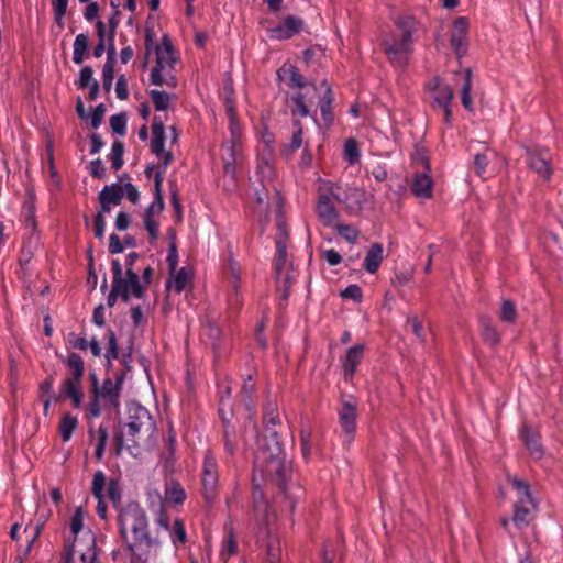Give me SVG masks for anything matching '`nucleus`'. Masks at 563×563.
Returning a JSON list of instances; mask_svg holds the SVG:
<instances>
[{
    "label": "nucleus",
    "instance_id": "nucleus-33",
    "mask_svg": "<svg viewBox=\"0 0 563 563\" xmlns=\"http://www.w3.org/2000/svg\"><path fill=\"white\" fill-rule=\"evenodd\" d=\"M333 95L330 87H328L320 100L319 109L321 118L325 124L327 128L331 126L334 122V114H333Z\"/></svg>",
    "mask_w": 563,
    "mask_h": 563
},
{
    "label": "nucleus",
    "instance_id": "nucleus-64",
    "mask_svg": "<svg viewBox=\"0 0 563 563\" xmlns=\"http://www.w3.org/2000/svg\"><path fill=\"white\" fill-rule=\"evenodd\" d=\"M90 175L95 178H103L106 175V168L100 158L90 162L89 168Z\"/></svg>",
    "mask_w": 563,
    "mask_h": 563
},
{
    "label": "nucleus",
    "instance_id": "nucleus-57",
    "mask_svg": "<svg viewBox=\"0 0 563 563\" xmlns=\"http://www.w3.org/2000/svg\"><path fill=\"white\" fill-rule=\"evenodd\" d=\"M108 496V498L115 505L121 499V489L119 487V484L117 481L111 479L107 486V492L104 494V497Z\"/></svg>",
    "mask_w": 563,
    "mask_h": 563
},
{
    "label": "nucleus",
    "instance_id": "nucleus-44",
    "mask_svg": "<svg viewBox=\"0 0 563 563\" xmlns=\"http://www.w3.org/2000/svg\"><path fill=\"white\" fill-rule=\"evenodd\" d=\"M309 91L310 90L308 89L306 93L299 91L291 97V100L296 106V109L291 111L294 117L298 115L299 118H306L310 115V111L306 104V97L309 93Z\"/></svg>",
    "mask_w": 563,
    "mask_h": 563
},
{
    "label": "nucleus",
    "instance_id": "nucleus-13",
    "mask_svg": "<svg viewBox=\"0 0 563 563\" xmlns=\"http://www.w3.org/2000/svg\"><path fill=\"white\" fill-rule=\"evenodd\" d=\"M202 495L208 505H212L219 492V470L214 454L211 450L203 453L201 465Z\"/></svg>",
    "mask_w": 563,
    "mask_h": 563
},
{
    "label": "nucleus",
    "instance_id": "nucleus-14",
    "mask_svg": "<svg viewBox=\"0 0 563 563\" xmlns=\"http://www.w3.org/2000/svg\"><path fill=\"white\" fill-rule=\"evenodd\" d=\"M271 435H272V444L268 445V448H267L268 454H267V456L264 457V460H266L268 462L267 471L276 473V475L279 477V479L283 482V484H285L286 467L282 462L278 461V455L280 453V445L277 440V432L272 431ZM264 454H265V452L263 449V444L260 443L258 452L256 455L255 466H256V470L260 471L262 474H263V455Z\"/></svg>",
    "mask_w": 563,
    "mask_h": 563
},
{
    "label": "nucleus",
    "instance_id": "nucleus-10",
    "mask_svg": "<svg viewBox=\"0 0 563 563\" xmlns=\"http://www.w3.org/2000/svg\"><path fill=\"white\" fill-rule=\"evenodd\" d=\"M334 201H340L339 195L335 192L330 181L321 180L318 188V200L316 203V212L318 219L325 227H334L339 221V212L334 206Z\"/></svg>",
    "mask_w": 563,
    "mask_h": 563
},
{
    "label": "nucleus",
    "instance_id": "nucleus-17",
    "mask_svg": "<svg viewBox=\"0 0 563 563\" xmlns=\"http://www.w3.org/2000/svg\"><path fill=\"white\" fill-rule=\"evenodd\" d=\"M364 354L365 345L362 343L354 344L346 350L345 356L341 358V366L345 380H352Z\"/></svg>",
    "mask_w": 563,
    "mask_h": 563
},
{
    "label": "nucleus",
    "instance_id": "nucleus-24",
    "mask_svg": "<svg viewBox=\"0 0 563 563\" xmlns=\"http://www.w3.org/2000/svg\"><path fill=\"white\" fill-rule=\"evenodd\" d=\"M275 277L278 282L284 283L288 288L290 285V276L288 274L287 247L285 245L276 246L275 254Z\"/></svg>",
    "mask_w": 563,
    "mask_h": 563
},
{
    "label": "nucleus",
    "instance_id": "nucleus-16",
    "mask_svg": "<svg viewBox=\"0 0 563 563\" xmlns=\"http://www.w3.org/2000/svg\"><path fill=\"white\" fill-rule=\"evenodd\" d=\"M356 418L357 404L355 401H343L339 410V422L347 443H351L354 439Z\"/></svg>",
    "mask_w": 563,
    "mask_h": 563
},
{
    "label": "nucleus",
    "instance_id": "nucleus-52",
    "mask_svg": "<svg viewBox=\"0 0 563 563\" xmlns=\"http://www.w3.org/2000/svg\"><path fill=\"white\" fill-rule=\"evenodd\" d=\"M97 444L95 450V456L97 461H101L104 454L107 441H108V429L104 426H100L97 431Z\"/></svg>",
    "mask_w": 563,
    "mask_h": 563
},
{
    "label": "nucleus",
    "instance_id": "nucleus-45",
    "mask_svg": "<svg viewBox=\"0 0 563 563\" xmlns=\"http://www.w3.org/2000/svg\"><path fill=\"white\" fill-rule=\"evenodd\" d=\"M150 96L156 111H165L168 109L172 100V95L165 91L154 89L150 91Z\"/></svg>",
    "mask_w": 563,
    "mask_h": 563
},
{
    "label": "nucleus",
    "instance_id": "nucleus-6",
    "mask_svg": "<svg viewBox=\"0 0 563 563\" xmlns=\"http://www.w3.org/2000/svg\"><path fill=\"white\" fill-rule=\"evenodd\" d=\"M123 380L124 376L118 374L114 378L103 379L100 387L91 389V400L88 404L86 415L88 419L100 417L102 409L111 408L119 411Z\"/></svg>",
    "mask_w": 563,
    "mask_h": 563
},
{
    "label": "nucleus",
    "instance_id": "nucleus-19",
    "mask_svg": "<svg viewBox=\"0 0 563 563\" xmlns=\"http://www.w3.org/2000/svg\"><path fill=\"white\" fill-rule=\"evenodd\" d=\"M454 97L453 89L446 85L440 88L438 91L431 93V107L432 109H442L444 115V122L448 126H452V110L451 104Z\"/></svg>",
    "mask_w": 563,
    "mask_h": 563
},
{
    "label": "nucleus",
    "instance_id": "nucleus-41",
    "mask_svg": "<svg viewBox=\"0 0 563 563\" xmlns=\"http://www.w3.org/2000/svg\"><path fill=\"white\" fill-rule=\"evenodd\" d=\"M289 73V82L288 85L292 88H307L311 90L312 93L317 92V87L313 84H307L305 77L299 73L298 68L295 66H290L288 68Z\"/></svg>",
    "mask_w": 563,
    "mask_h": 563
},
{
    "label": "nucleus",
    "instance_id": "nucleus-37",
    "mask_svg": "<svg viewBox=\"0 0 563 563\" xmlns=\"http://www.w3.org/2000/svg\"><path fill=\"white\" fill-rule=\"evenodd\" d=\"M89 45V37L85 33H80L76 36L73 44V62L80 65L84 62L86 52Z\"/></svg>",
    "mask_w": 563,
    "mask_h": 563
},
{
    "label": "nucleus",
    "instance_id": "nucleus-39",
    "mask_svg": "<svg viewBox=\"0 0 563 563\" xmlns=\"http://www.w3.org/2000/svg\"><path fill=\"white\" fill-rule=\"evenodd\" d=\"M472 91V70L467 68L464 73V84L461 89V102L467 111H473Z\"/></svg>",
    "mask_w": 563,
    "mask_h": 563
},
{
    "label": "nucleus",
    "instance_id": "nucleus-25",
    "mask_svg": "<svg viewBox=\"0 0 563 563\" xmlns=\"http://www.w3.org/2000/svg\"><path fill=\"white\" fill-rule=\"evenodd\" d=\"M433 181L429 174H416L412 180V194L420 199H430L432 197Z\"/></svg>",
    "mask_w": 563,
    "mask_h": 563
},
{
    "label": "nucleus",
    "instance_id": "nucleus-5",
    "mask_svg": "<svg viewBox=\"0 0 563 563\" xmlns=\"http://www.w3.org/2000/svg\"><path fill=\"white\" fill-rule=\"evenodd\" d=\"M155 65L150 74V82L155 86L176 88L175 66L178 63V57L167 35H164L161 44L155 46Z\"/></svg>",
    "mask_w": 563,
    "mask_h": 563
},
{
    "label": "nucleus",
    "instance_id": "nucleus-29",
    "mask_svg": "<svg viewBox=\"0 0 563 563\" xmlns=\"http://www.w3.org/2000/svg\"><path fill=\"white\" fill-rule=\"evenodd\" d=\"M521 439L529 450L530 454L534 459H541L543 455V449L539 441V434L534 432L530 427L523 426L521 429Z\"/></svg>",
    "mask_w": 563,
    "mask_h": 563
},
{
    "label": "nucleus",
    "instance_id": "nucleus-46",
    "mask_svg": "<svg viewBox=\"0 0 563 563\" xmlns=\"http://www.w3.org/2000/svg\"><path fill=\"white\" fill-rule=\"evenodd\" d=\"M123 154L124 146L121 142L115 141L111 146V152L109 154V159L111 162V167L114 170H119L123 166Z\"/></svg>",
    "mask_w": 563,
    "mask_h": 563
},
{
    "label": "nucleus",
    "instance_id": "nucleus-2",
    "mask_svg": "<svg viewBox=\"0 0 563 563\" xmlns=\"http://www.w3.org/2000/svg\"><path fill=\"white\" fill-rule=\"evenodd\" d=\"M156 432V423L150 411L136 401L128 405L126 422L115 437L117 451L126 446H136L141 442H151Z\"/></svg>",
    "mask_w": 563,
    "mask_h": 563
},
{
    "label": "nucleus",
    "instance_id": "nucleus-59",
    "mask_svg": "<svg viewBox=\"0 0 563 563\" xmlns=\"http://www.w3.org/2000/svg\"><path fill=\"white\" fill-rule=\"evenodd\" d=\"M115 95L120 100H126L129 97L128 80L124 75L119 76L117 79Z\"/></svg>",
    "mask_w": 563,
    "mask_h": 563
},
{
    "label": "nucleus",
    "instance_id": "nucleus-42",
    "mask_svg": "<svg viewBox=\"0 0 563 563\" xmlns=\"http://www.w3.org/2000/svg\"><path fill=\"white\" fill-rule=\"evenodd\" d=\"M517 308L512 300L503 299L499 311L500 321L509 324H514L517 320Z\"/></svg>",
    "mask_w": 563,
    "mask_h": 563
},
{
    "label": "nucleus",
    "instance_id": "nucleus-50",
    "mask_svg": "<svg viewBox=\"0 0 563 563\" xmlns=\"http://www.w3.org/2000/svg\"><path fill=\"white\" fill-rule=\"evenodd\" d=\"M68 0H52L55 23L63 29L64 16L67 11Z\"/></svg>",
    "mask_w": 563,
    "mask_h": 563
},
{
    "label": "nucleus",
    "instance_id": "nucleus-35",
    "mask_svg": "<svg viewBox=\"0 0 563 563\" xmlns=\"http://www.w3.org/2000/svg\"><path fill=\"white\" fill-rule=\"evenodd\" d=\"M85 515L86 512L81 506L76 507L69 525L70 533L73 537V540H70V542L76 543L78 540H80L79 534H84Z\"/></svg>",
    "mask_w": 563,
    "mask_h": 563
},
{
    "label": "nucleus",
    "instance_id": "nucleus-32",
    "mask_svg": "<svg viewBox=\"0 0 563 563\" xmlns=\"http://www.w3.org/2000/svg\"><path fill=\"white\" fill-rule=\"evenodd\" d=\"M225 531L227 536L222 541L219 554L222 563H228L229 559L238 552L236 537L232 526L227 527Z\"/></svg>",
    "mask_w": 563,
    "mask_h": 563
},
{
    "label": "nucleus",
    "instance_id": "nucleus-3",
    "mask_svg": "<svg viewBox=\"0 0 563 563\" xmlns=\"http://www.w3.org/2000/svg\"><path fill=\"white\" fill-rule=\"evenodd\" d=\"M254 515L257 525L256 537L260 543H265L266 562L279 563L282 560L280 541L274 527L276 515L272 508L262 499V493H254Z\"/></svg>",
    "mask_w": 563,
    "mask_h": 563
},
{
    "label": "nucleus",
    "instance_id": "nucleus-36",
    "mask_svg": "<svg viewBox=\"0 0 563 563\" xmlns=\"http://www.w3.org/2000/svg\"><path fill=\"white\" fill-rule=\"evenodd\" d=\"M255 174L263 186V190L268 191L275 177L274 164H256Z\"/></svg>",
    "mask_w": 563,
    "mask_h": 563
},
{
    "label": "nucleus",
    "instance_id": "nucleus-23",
    "mask_svg": "<svg viewBox=\"0 0 563 563\" xmlns=\"http://www.w3.org/2000/svg\"><path fill=\"white\" fill-rule=\"evenodd\" d=\"M165 126L164 120L159 115H155L152 124V140L151 151L156 157H161V154L165 151Z\"/></svg>",
    "mask_w": 563,
    "mask_h": 563
},
{
    "label": "nucleus",
    "instance_id": "nucleus-54",
    "mask_svg": "<svg viewBox=\"0 0 563 563\" xmlns=\"http://www.w3.org/2000/svg\"><path fill=\"white\" fill-rule=\"evenodd\" d=\"M110 126L112 131L119 135H124L126 131V115L125 113L113 114L110 118Z\"/></svg>",
    "mask_w": 563,
    "mask_h": 563
},
{
    "label": "nucleus",
    "instance_id": "nucleus-21",
    "mask_svg": "<svg viewBox=\"0 0 563 563\" xmlns=\"http://www.w3.org/2000/svg\"><path fill=\"white\" fill-rule=\"evenodd\" d=\"M467 29L468 22L466 18L460 16L454 21L451 45L460 57L463 56L467 49Z\"/></svg>",
    "mask_w": 563,
    "mask_h": 563
},
{
    "label": "nucleus",
    "instance_id": "nucleus-11",
    "mask_svg": "<svg viewBox=\"0 0 563 563\" xmlns=\"http://www.w3.org/2000/svg\"><path fill=\"white\" fill-rule=\"evenodd\" d=\"M112 283L119 285L121 299L129 302L131 297L143 298L144 289L140 283V277L133 269H126L123 277L122 265L119 260L111 261Z\"/></svg>",
    "mask_w": 563,
    "mask_h": 563
},
{
    "label": "nucleus",
    "instance_id": "nucleus-7",
    "mask_svg": "<svg viewBox=\"0 0 563 563\" xmlns=\"http://www.w3.org/2000/svg\"><path fill=\"white\" fill-rule=\"evenodd\" d=\"M59 360L69 371V375L62 383V393L70 398L73 407L78 409L82 406L84 400L81 380L85 374V362L75 352L67 356L59 355Z\"/></svg>",
    "mask_w": 563,
    "mask_h": 563
},
{
    "label": "nucleus",
    "instance_id": "nucleus-56",
    "mask_svg": "<svg viewBox=\"0 0 563 563\" xmlns=\"http://www.w3.org/2000/svg\"><path fill=\"white\" fill-rule=\"evenodd\" d=\"M107 335H108V349H107L104 356L108 362H111L112 360L118 358L119 350H118L115 333L112 330H109Z\"/></svg>",
    "mask_w": 563,
    "mask_h": 563
},
{
    "label": "nucleus",
    "instance_id": "nucleus-18",
    "mask_svg": "<svg viewBox=\"0 0 563 563\" xmlns=\"http://www.w3.org/2000/svg\"><path fill=\"white\" fill-rule=\"evenodd\" d=\"M526 163L528 166L544 178L552 175L550 166V154L545 150H526Z\"/></svg>",
    "mask_w": 563,
    "mask_h": 563
},
{
    "label": "nucleus",
    "instance_id": "nucleus-15",
    "mask_svg": "<svg viewBox=\"0 0 563 563\" xmlns=\"http://www.w3.org/2000/svg\"><path fill=\"white\" fill-rule=\"evenodd\" d=\"M305 22L301 18L287 15L278 25L267 30L268 37L276 41L291 38L303 29Z\"/></svg>",
    "mask_w": 563,
    "mask_h": 563
},
{
    "label": "nucleus",
    "instance_id": "nucleus-12",
    "mask_svg": "<svg viewBox=\"0 0 563 563\" xmlns=\"http://www.w3.org/2000/svg\"><path fill=\"white\" fill-rule=\"evenodd\" d=\"M164 196L162 186V173H155L154 176V198L145 208L143 213L144 228L147 231L151 241H155L159 234V223L156 220L164 210Z\"/></svg>",
    "mask_w": 563,
    "mask_h": 563
},
{
    "label": "nucleus",
    "instance_id": "nucleus-63",
    "mask_svg": "<svg viewBox=\"0 0 563 563\" xmlns=\"http://www.w3.org/2000/svg\"><path fill=\"white\" fill-rule=\"evenodd\" d=\"M342 297L351 298L354 301H361L363 297V292L360 286L357 285H349L343 291Z\"/></svg>",
    "mask_w": 563,
    "mask_h": 563
},
{
    "label": "nucleus",
    "instance_id": "nucleus-4",
    "mask_svg": "<svg viewBox=\"0 0 563 563\" xmlns=\"http://www.w3.org/2000/svg\"><path fill=\"white\" fill-rule=\"evenodd\" d=\"M398 36L384 43L385 53L389 62L399 68L407 66L413 52L415 34L418 32L419 22L411 14H402L395 19Z\"/></svg>",
    "mask_w": 563,
    "mask_h": 563
},
{
    "label": "nucleus",
    "instance_id": "nucleus-47",
    "mask_svg": "<svg viewBox=\"0 0 563 563\" xmlns=\"http://www.w3.org/2000/svg\"><path fill=\"white\" fill-rule=\"evenodd\" d=\"M107 483H106V475L103 472L98 471L95 473L91 484V493L96 499H100L101 497H104V492H107Z\"/></svg>",
    "mask_w": 563,
    "mask_h": 563
},
{
    "label": "nucleus",
    "instance_id": "nucleus-30",
    "mask_svg": "<svg viewBox=\"0 0 563 563\" xmlns=\"http://www.w3.org/2000/svg\"><path fill=\"white\" fill-rule=\"evenodd\" d=\"M384 260V249L379 243H374L369 246L365 260H364V268L366 272L374 274L378 271L382 262Z\"/></svg>",
    "mask_w": 563,
    "mask_h": 563
},
{
    "label": "nucleus",
    "instance_id": "nucleus-20",
    "mask_svg": "<svg viewBox=\"0 0 563 563\" xmlns=\"http://www.w3.org/2000/svg\"><path fill=\"white\" fill-rule=\"evenodd\" d=\"M123 199L122 185L114 183L107 185L99 192L100 211L110 212L113 206H119Z\"/></svg>",
    "mask_w": 563,
    "mask_h": 563
},
{
    "label": "nucleus",
    "instance_id": "nucleus-43",
    "mask_svg": "<svg viewBox=\"0 0 563 563\" xmlns=\"http://www.w3.org/2000/svg\"><path fill=\"white\" fill-rule=\"evenodd\" d=\"M344 159L350 165H355L360 162L361 153L357 142L354 139H349L344 143L343 150Z\"/></svg>",
    "mask_w": 563,
    "mask_h": 563
},
{
    "label": "nucleus",
    "instance_id": "nucleus-62",
    "mask_svg": "<svg viewBox=\"0 0 563 563\" xmlns=\"http://www.w3.org/2000/svg\"><path fill=\"white\" fill-rule=\"evenodd\" d=\"M289 236L287 227L283 222H278L277 224V234H276V246L285 245L288 247Z\"/></svg>",
    "mask_w": 563,
    "mask_h": 563
},
{
    "label": "nucleus",
    "instance_id": "nucleus-31",
    "mask_svg": "<svg viewBox=\"0 0 563 563\" xmlns=\"http://www.w3.org/2000/svg\"><path fill=\"white\" fill-rule=\"evenodd\" d=\"M192 274L189 268L181 267L178 269L167 283V289L174 290L177 294L183 292L186 287L191 283Z\"/></svg>",
    "mask_w": 563,
    "mask_h": 563
},
{
    "label": "nucleus",
    "instance_id": "nucleus-38",
    "mask_svg": "<svg viewBox=\"0 0 563 563\" xmlns=\"http://www.w3.org/2000/svg\"><path fill=\"white\" fill-rule=\"evenodd\" d=\"M166 533L169 534V538L175 547L178 544H185L187 540L185 525L180 519H175L172 525L169 523V529L165 532V534Z\"/></svg>",
    "mask_w": 563,
    "mask_h": 563
},
{
    "label": "nucleus",
    "instance_id": "nucleus-58",
    "mask_svg": "<svg viewBox=\"0 0 563 563\" xmlns=\"http://www.w3.org/2000/svg\"><path fill=\"white\" fill-rule=\"evenodd\" d=\"M102 211H98L95 217L93 231L97 239L102 240L104 236L106 219Z\"/></svg>",
    "mask_w": 563,
    "mask_h": 563
},
{
    "label": "nucleus",
    "instance_id": "nucleus-9",
    "mask_svg": "<svg viewBox=\"0 0 563 563\" xmlns=\"http://www.w3.org/2000/svg\"><path fill=\"white\" fill-rule=\"evenodd\" d=\"M97 560L96 536L91 530H86L76 543L65 541L63 563H97Z\"/></svg>",
    "mask_w": 563,
    "mask_h": 563
},
{
    "label": "nucleus",
    "instance_id": "nucleus-61",
    "mask_svg": "<svg viewBox=\"0 0 563 563\" xmlns=\"http://www.w3.org/2000/svg\"><path fill=\"white\" fill-rule=\"evenodd\" d=\"M488 166V158L485 154H476L474 156V168L478 176H483Z\"/></svg>",
    "mask_w": 563,
    "mask_h": 563
},
{
    "label": "nucleus",
    "instance_id": "nucleus-53",
    "mask_svg": "<svg viewBox=\"0 0 563 563\" xmlns=\"http://www.w3.org/2000/svg\"><path fill=\"white\" fill-rule=\"evenodd\" d=\"M334 227L336 228L339 235L345 241L350 243H355L357 241L360 233L358 230L354 227L349 224H341L339 222L338 224H334Z\"/></svg>",
    "mask_w": 563,
    "mask_h": 563
},
{
    "label": "nucleus",
    "instance_id": "nucleus-34",
    "mask_svg": "<svg viewBox=\"0 0 563 563\" xmlns=\"http://www.w3.org/2000/svg\"><path fill=\"white\" fill-rule=\"evenodd\" d=\"M115 54L114 43L109 44L107 62L102 69L103 89L109 92L113 81V59Z\"/></svg>",
    "mask_w": 563,
    "mask_h": 563
},
{
    "label": "nucleus",
    "instance_id": "nucleus-49",
    "mask_svg": "<svg viewBox=\"0 0 563 563\" xmlns=\"http://www.w3.org/2000/svg\"><path fill=\"white\" fill-rule=\"evenodd\" d=\"M295 132L292 133L290 143L286 146V153H294L302 145V124L300 120L294 121Z\"/></svg>",
    "mask_w": 563,
    "mask_h": 563
},
{
    "label": "nucleus",
    "instance_id": "nucleus-60",
    "mask_svg": "<svg viewBox=\"0 0 563 563\" xmlns=\"http://www.w3.org/2000/svg\"><path fill=\"white\" fill-rule=\"evenodd\" d=\"M123 188V197L126 198L133 203L136 205L140 201V191L132 183H126L122 185Z\"/></svg>",
    "mask_w": 563,
    "mask_h": 563
},
{
    "label": "nucleus",
    "instance_id": "nucleus-1",
    "mask_svg": "<svg viewBox=\"0 0 563 563\" xmlns=\"http://www.w3.org/2000/svg\"><path fill=\"white\" fill-rule=\"evenodd\" d=\"M150 496L152 504L154 498L158 504L153 529L146 510L139 503L130 501L118 510V529L131 563H155L165 532L169 529V517L161 495Z\"/></svg>",
    "mask_w": 563,
    "mask_h": 563
},
{
    "label": "nucleus",
    "instance_id": "nucleus-40",
    "mask_svg": "<svg viewBox=\"0 0 563 563\" xmlns=\"http://www.w3.org/2000/svg\"><path fill=\"white\" fill-rule=\"evenodd\" d=\"M78 424V420L75 416L70 413H65L62 417L60 423H59V432L62 440L64 442H67L71 439L74 431L76 430Z\"/></svg>",
    "mask_w": 563,
    "mask_h": 563
},
{
    "label": "nucleus",
    "instance_id": "nucleus-26",
    "mask_svg": "<svg viewBox=\"0 0 563 563\" xmlns=\"http://www.w3.org/2000/svg\"><path fill=\"white\" fill-rule=\"evenodd\" d=\"M37 247L38 235L36 233H32L23 240V244L19 255V264L22 269H24L31 263Z\"/></svg>",
    "mask_w": 563,
    "mask_h": 563
},
{
    "label": "nucleus",
    "instance_id": "nucleus-51",
    "mask_svg": "<svg viewBox=\"0 0 563 563\" xmlns=\"http://www.w3.org/2000/svg\"><path fill=\"white\" fill-rule=\"evenodd\" d=\"M275 148L274 145L269 144V141H264L262 147L258 150L257 164H274Z\"/></svg>",
    "mask_w": 563,
    "mask_h": 563
},
{
    "label": "nucleus",
    "instance_id": "nucleus-55",
    "mask_svg": "<svg viewBox=\"0 0 563 563\" xmlns=\"http://www.w3.org/2000/svg\"><path fill=\"white\" fill-rule=\"evenodd\" d=\"M97 80L93 78V70L90 66H85L81 68L79 73V79L77 87L78 89H86L88 86L92 85Z\"/></svg>",
    "mask_w": 563,
    "mask_h": 563
},
{
    "label": "nucleus",
    "instance_id": "nucleus-28",
    "mask_svg": "<svg viewBox=\"0 0 563 563\" xmlns=\"http://www.w3.org/2000/svg\"><path fill=\"white\" fill-rule=\"evenodd\" d=\"M478 322H479L481 334H482L483 340L492 346L498 345L500 342V335H499L492 318L483 314L479 317Z\"/></svg>",
    "mask_w": 563,
    "mask_h": 563
},
{
    "label": "nucleus",
    "instance_id": "nucleus-48",
    "mask_svg": "<svg viewBox=\"0 0 563 563\" xmlns=\"http://www.w3.org/2000/svg\"><path fill=\"white\" fill-rule=\"evenodd\" d=\"M165 498L174 505H180L186 499V493L179 483H172L165 492Z\"/></svg>",
    "mask_w": 563,
    "mask_h": 563
},
{
    "label": "nucleus",
    "instance_id": "nucleus-22",
    "mask_svg": "<svg viewBox=\"0 0 563 563\" xmlns=\"http://www.w3.org/2000/svg\"><path fill=\"white\" fill-rule=\"evenodd\" d=\"M225 401L221 400L219 413L223 423V445L225 453L233 457L238 451V439L234 428L230 424V417L224 411Z\"/></svg>",
    "mask_w": 563,
    "mask_h": 563
},
{
    "label": "nucleus",
    "instance_id": "nucleus-27",
    "mask_svg": "<svg viewBox=\"0 0 563 563\" xmlns=\"http://www.w3.org/2000/svg\"><path fill=\"white\" fill-rule=\"evenodd\" d=\"M239 142L225 141L221 146L223 168L227 174L234 175Z\"/></svg>",
    "mask_w": 563,
    "mask_h": 563
},
{
    "label": "nucleus",
    "instance_id": "nucleus-8",
    "mask_svg": "<svg viewBox=\"0 0 563 563\" xmlns=\"http://www.w3.org/2000/svg\"><path fill=\"white\" fill-rule=\"evenodd\" d=\"M509 481L517 493L514 504L512 522L518 529L529 526L532 515L537 511L538 505L532 497L529 483L517 477H509Z\"/></svg>",
    "mask_w": 563,
    "mask_h": 563
}]
</instances>
